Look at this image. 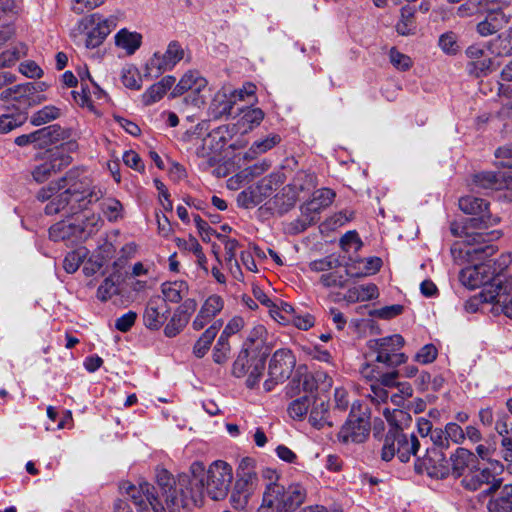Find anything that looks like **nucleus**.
Wrapping results in <instances>:
<instances>
[{"instance_id":"de8ad7c7","label":"nucleus","mask_w":512,"mask_h":512,"mask_svg":"<svg viewBox=\"0 0 512 512\" xmlns=\"http://www.w3.org/2000/svg\"><path fill=\"white\" fill-rule=\"evenodd\" d=\"M60 116V109L48 105L44 106L42 109L35 112L30 119V122L34 126H41L43 124H46L52 120L57 119Z\"/></svg>"},{"instance_id":"ea45409f","label":"nucleus","mask_w":512,"mask_h":512,"mask_svg":"<svg viewBox=\"0 0 512 512\" xmlns=\"http://www.w3.org/2000/svg\"><path fill=\"white\" fill-rule=\"evenodd\" d=\"M324 208L325 207H322V205L313 198L306 202L301 207L302 218L299 220V222H301L302 230L317 222L319 219L318 215Z\"/></svg>"},{"instance_id":"13d9d810","label":"nucleus","mask_w":512,"mask_h":512,"mask_svg":"<svg viewBox=\"0 0 512 512\" xmlns=\"http://www.w3.org/2000/svg\"><path fill=\"white\" fill-rule=\"evenodd\" d=\"M341 265L339 259L333 255L309 263V268L314 272H327L338 268Z\"/></svg>"},{"instance_id":"e2e57ef3","label":"nucleus","mask_w":512,"mask_h":512,"mask_svg":"<svg viewBox=\"0 0 512 512\" xmlns=\"http://www.w3.org/2000/svg\"><path fill=\"white\" fill-rule=\"evenodd\" d=\"M103 5V0H71V10L78 14H84Z\"/></svg>"},{"instance_id":"4468645a","label":"nucleus","mask_w":512,"mask_h":512,"mask_svg":"<svg viewBox=\"0 0 512 512\" xmlns=\"http://www.w3.org/2000/svg\"><path fill=\"white\" fill-rule=\"evenodd\" d=\"M120 489L137 506L143 508L150 506L154 512H165L164 504L159 496L156 495L155 487L152 484L143 481L136 486L130 482H123L120 485Z\"/></svg>"},{"instance_id":"e433bc0d","label":"nucleus","mask_w":512,"mask_h":512,"mask_svg":"<svg viewBox=\"0 0 512 512\" xmlns=\"http://www.w3.org/2000/svg\"><path fill=\"white\" fill-rule=\"evenodd\" d=\"M224 145V137L220 131L214 130L202 139V147L198 148V154L203 157L209 156L213 152L220 151Z\"/></svg>"},{"instance_id":"603ef678","label":"nucleus","mask_w":512,"mask_h":512,"mask_svg":"<svg viewBox=\"0 0 512 512\" xmlns=\"http://www.w3.org/2000/svg\"><path fill=\"white\" fill-rule=\"evenodd\" d=\"M224 307V300L221 296L213 294L210 295L203 305L201 306L200 311L204 314L208 319L212 320Z\"/></svg>"},{"instance_id":"f257e3e1","label":"nucleus","mask_w":512,"mask_h":512,"mask_svg":"<svg viewBox=\"0 0 512 512\" xmlns=\"http://www.w3.org/2000/svg\"><path fill=\"white\" fill-rule=\"evenodd\" d=\"M459 208L465 214L474 215V217L463 221H453L450 224V232L453 236L463 239L465 250L459 248L460 253L472 261L485 260L497 252L494 244L487 242L494 237H499L496 231L484 232L486 229L496 225L499 218L493 216L488 208L489 203L482 198L475 196H464L459 199Z\"/></svg>"},{"instance_id":"09e8293b","label":"nucleus","mask_w":512,"mask_h":512,"mask_svg":"<svg viewBox=\"0 0 512 512\" xmlns=\"http://www.w3.org/2000/svg\"><path fill=\"white\" fill-rule=\"evenodd\" d=\"M101 210L110 222H116L123 217V206L115 198H107L101 203Z\"/></svg>"},{"instance_id":"20e7f679","label":"nucleus","mask_w":512,"mask_h":512,"mask_svg":"<svg viewBox=\"0 0 512 512\" xmlns=\"http://www.w3.org/2000/svg\"><path fill=\"white\" fill-rule=\"evenodd\" d=\"M503 269L496 261L487 260L462 268L458 273V280L469 290L483 288L479 296L485 302L484 293L487 290L501 289V284L505 281L502 276Z\"/></svg>"},{"instance_id":"f3484780","label":"nucleus","mask_w":512,"mask_h":512,"mask_svg":"<svg viewBox=\"0 0 512 512\" xmlns=\"http://www.w3.org/2000/svg\"><path fill=\"white\" fill-rule=\"evenodd\" d=\"M264 347L261 339H254L253 336L248 337L243 345V349L238 354L233 363L232 373L234 376L241 378L249 371V366Z\"/></svg>"},{"instance_id":"1a4fd4ad","label":"nucleus","mask_w":512,"mask_h":512,"mask_svg":"<svg viewBox=\"0 0 512 512\" xmlns=\"http://www.w3.org/2000/svg\"><path fill=\"white\" fill-rule=\"evenodd\" d=\"M0 100L6 103L7 111L21 113L28 118V111L33 106L46 100L44 95L38 94L34 83H23L9 87L0 93Z\"/></svg>"},{"instance_id":"5701e85b","label":"nucleus","mask_w":512,"mask_h":512,"mask_svg":"<svg viewBox=\"0 0 512 512\" xmlns=\"http://www.w3.org/2000/svg\"><path fill=\"white\" fill-rule=\"evenodd\" d=\"M509 22V16L502 11L489 12L485 19L476 25V31L481 37H488L501 30Z\"/></svg>"},{"instance_id":"2f4dec72","label":"nucleus","mask_w":512,"mask_h":512,"mask_svg":"<svg viewBox=\"0 0 512 512\" xmlns=\"http://www.w3.org/2000/svg\"><path fill=\"white\" fill-rule=\"evenodd\" d=\"M236 100L230 94L218 92L210 106L215 118L230 117L233 115L234 104Z\"/></svg>"},{"instance_id":"0eeeda50","label":"nucleus","mask_w":512,"mask_h":512,"mask_svg":"<svg viewBox=\"0 0 512 512\" xmlns=\"http://www.w3.org/2000/svg\"><path fill=\"white\" fill-rule=\"evenodd\" d=\"M405 340L400 334H394L367 342V355L387 368H396L405 363L408 357L400 352Z\"/></svg>"},{"instance_id":"69168bd1","label":"nucleus","mask_w":512,"mask_h":512,"mask_svg":"<svg viewBox=\"0 0 512 512\" xmlns=\"http://www.w3.org/2000/svg\"><path fill=\"white\" fill-rule=\"evenodd\" d=\"M229 351L230 345L228 343V338L220 335L213 350V360L218 364L224 363Z\"/></svg>"},{"instance_id":"ddd939ff","label":"nucleus","mask_w":512,"mask_h":512,"mask_svg":"<svg viewBox=\"0 0 512 512\" xmlns=\"http://www.w3.org/2000/svg\"><path fill=\"white\" fill-rule=\"evenodd\" d=\"M186 51L176 40L170 41L164 53L156 52L145 65L144 77L157 78L165 71L172 70L185 58Z\"/></svg>"},{"instance_id":"774afa93","label":"nucleus","mask_w":512,"mask_h":512,"mask_svg":"<svg viewBox=\"0 0 512 512\" xmlns=\"http://www.w3.org/2000/svg\"><path fill=\"white\" fill-rule=\"evenodd\" d=\"M495 157L501 167L512 168V144L499 147L495 151Z\"/></svg>"},{"instance_id":"c9c22d12","label":"nucleus","mask_w":512,"mask_h":512,"mask_svg":"<svg viewBox=\"0 0 512 512\" xmlns=\"http://www.w3.org/2000/svg\"><path fill=\"white\" fill-rule=\"evenodd\" d=\"M267 356V351L260 352L259 355L254 358L253 362L250 364L249 371L246 374L248 375L246 380V385L248 388L253 389L258 384L260 377L262 376L265 369Z\"/></svg>"},{"instance_id":"7c9ffc66","label":"nucleus","mask_w":512,"mask_h":512,"mask_svg":"<svg viewBox=\"0 0 512 512\" xmlns=\"http://www.w3.org/2000/svg\"><path fill=\"white\" fill-rule=\"evenodd\" d=\"M39 148L55 144L67 137V132L58 124L49 125L36 130Z\"/></svg>"},{"instance_id":"bf43d9fd","label":"nucleus","mask_w":512,"mask_h":512,"mask_svg":"<svg viewBox=\"0 0 512 512\" xmlns=\"http://www.w3.org/2000/svg\"><path fill=\"white\" fill-rule=\"evenodd\" d=\"M118 294V286L113 276H108L103 280L97 289V297L99 300L105 302L112 296Z\"/></svg>"},{"instance_id":"412c9836","label":"nucleus","mask_w":512,"mask_h":512,"mask_svg":"<svg viewBox=\"0 0 512 512\" xmlns=\"http://www.w3.org/2000/svg\"><path fill=\"white\" fill-rule=\"evenodd\" d=\"M487 290L485 295L486 303L497 304L505 316L512 319V284L504 281L501 284V289Z\"/></svg>"},{"instance_id":"393cba45","label":"nucleus","mask_w":512,"mask_h":512,"mask_svg":"<svg viewBox=\"0 0 512 512\" xmlns=\"http://www.w3.org/2000/svg\"><path fill=\"white\" fill-rule=\"evenodd\" d=\"M207 84V80L201 76L199 71L189 70L182 76L172 94L173 96H179L188 90L200 93L206 88Z\"/></svg>"},{"instance_id":"9b49d317","label":"nucleus","mask_w":512,"mask_h":512,"mask_svg":"<svg viewBox=\"0 0 512 512\" xmlns=\"http://www.w3.org/2000/svg\"><path fill=\"white\" fill-rule=\"evenodd\" d=\"M232 479V467L222 460H216L207 470L204 469L203 492L206 491L214 501L223 500L228 495Z\"/></svg>"},{"instance_id":"72a5a7b5","label":"nucleus","mask_w":512,"mask_h":512,"mask_svg":"<svg viewBox=\"0 0 512 512\" xmlns=\"http://www.w3.org/2000/svg\"><path fill=\"white\" fill-rule=\"evenodd\" d=\"M221 327L222 321L218 320L203 332L193 347V353L196 357L202 358L208 352L210 345Z\"/></svg>"},{"instance_id":"a878e982","label":"nucleus","mask_w":512,"mask_h":512,"mask_svg":"<svg viewBox=\"0 0 512 512\" xmlns=\"http://www.w3.org/2000/svg\"><path fill=\"white\" fill-rule=\"evenodd\" d=\"M378 287L374 283L350 287L343 296L347 303L365 302L378 298Z\"/></svg>"},{"instance_id":"bb28decb","label":"nucleus","mask_w":512,"mask_h":512,"mask_svg":"<svg viewBox=\"0 0 512 512\" xmlns=\"http://www.w3.org/2000/svg\"><path fill=\"white\" fill-rule=\"evenodd\" d=\"M309 423L317 429H321L326 425H333L332 422L329 420V404L327 401L318 398L314 399L311 402Z\"/></svg>"},{"instance_id":"f03ea898","label":"nucleus","mask_w":512,"mask_h":512,"mask_svg":"<svg viewBox=\"0 0 512 512\" xmlns=\"http://www.w3.org/2000/svg\"><path fill=\"white\" fill-rule=\"evenodd\" d=\"M190 474H180L177 480L165 468L157 467L155 470L156 482L161 490L165 512H181L190 503L195 506L203 501L204 464L195 461L190 466Z\"/></svg>"},{"instance_id":"58836bf2","label":"nucleus","mask_w":512,"mask_h":512,"mask_svg":"<svg viewBox=\"0 0 512 512\" xmlns=\"http://www.w3.org/2000/svg\"><path fill=\"white\" fill-rule=\"evenodd\" d=\"M396 31L399 35L408 36L416 31L414 10L409 6L401 8V18L396 24Z\"/></svg>"},{"instance_id":"b1692460","label":"nucleus","mask_w":512,"mask_h":512,"mask_svg":"<svg viewBox=\"0 0 512 512\" xmlns=\"http://www.w3.org/2000/svg\"><path fill=\"white\" fill-rule=\"evenodd\" d=\"M115 27V18L110 17L102 20L86 34L85 47L88 49L99 47Z\"/></svg>"},{"instance_id":"37998d69","label":"nucleus","mask_w":512,"mask_h":512,"mask_svg":"<svg viewBox=\"0 0 512 512\" xmlns=\"http://www.w3.org/2000/svg\"><path fill=\"white\" fill-rule=\"evenodd\" d=\"M27 117L21 113L15 111H7V113L0 116V133H9L17 127L22 126L26 121Z\"/></svg>"},{"instance_id":"f8f14e48","label":"nucleus","mask_w":512,"mask_h":512,"mask_svg":"<svg viewBox=\"0 0 512 512\" xmlns=\"http://www.w3.org/2000/svg\"><path fill=\"white\" fill-rule=\"evenodd\" d=\"M248 461L250 460H244L240 467ZM258 482L259 479L256 472L241 468V471L237 473V478L232 487L229 498V502L233 509L243 511L248 508L251 499L254 497L258 489Z\"/></svg>"},{"instance_id":"4be33fe9","label":"nucleus","mask_w":512,"mask_h":512,"mask_svg":"<svg viewBox=\"0 0 512 512\" xmlns=\"http://www.w3.org/2000/svg\"><path fill=\"white\" fill-rule=\"evenodd\" d=\"M452 474L454 477H464V475L478 464L477 457L468 449L457 448L451 455Z\"/></svg>"},{"instance_id":"a18cd8bd","label":"nucleus","mask_w":512,"mask_h":512,"mask_svg":"<svg viewBox=\"0 0 512 512\" xmlns=\"http://www.w3.org/2000/svg\"><path fill=\"white\" fill-rule=\"evenodd\" d=\"M216 236L224 244L226 265H235V268L239 272V275L242 276L239 263L236 259V251L240 246L239 242L236 239L227 238L226 236L220 234H216Z\"/></svg>"},{"instance_id":"cd10ccee","label":"nucleus","mask_w":512,"mask_h":512,"mask_svg":"<svg viewBox=\"0 0 512 512\" xmlns=\"http://www.w3.org/2000/svg\"><path fill=\"white\" fill-rule=\"evenodd\" d=\"M487 50L498 57L509 56L512 54V28L500 33L497 37L491 39L487 45Z\"/></svg>"},{"instance_id":"dca6fc26","label":"nucleus","mask_w":512,"mask_h":512,"mask_svg":"<svg viewBox=\"0 0 512 512\" xmlns=\"http://www.w3.org/2000/svg\"><path fill=\"white\" fill-rule=\"evenodd\" d=\"M495 476L489 468H472L468 471L461 480V485L469 491H476L483 485H487V489L484 491L485 495H489L495 492L499 487L500 483H494Z\"/></svg>"},{"instance_id":"6e6d98bb","label":"nucleus","mask_w":512,"mask_h":512,"mask_svg":"<svg viewBox=\"0 0 512 512\" xmlns=\"http://www.w3.org/2000/svg\"><path fill=\"white\" fill-rule=\"evenodd\" d=\"M438 45H439L440 49L445 54H448V55H455L460 50V47L458 45V36L452 31L443 33L439 37Z\"/></svg>"},{"instance_id":"a19ab883","label":"nucleus","mask_w":512,"mask_h":512,"mask_svg":"<svg viewBox=\"0 0 512 512\" xmlns=\"http://www.w3.org/2000/svg\"><path fill=\"white\" fill-rule=\"evenodd\" d=\"M490 511L510 512L512 511V484L505 485L500 496L488 504Z\"/></svg>"},{"instance_id":"c756f323","label":"nucleus","mask_w":512,"mask_h":512,"mask_svg":"<svg viewBox=\"0 0 512 512\" xmlns=\"http://www.w3.org/2000/svg\"><path fill=\"white\" fill-rule=\"evenodd\" d=\"M142 43V36L137 32H130L127 29H121L115 35V44L117 47L132 55L139 49Z\"/></svg>"},{"instance_id":"c03bdc74","label":"nucleus","mask_w":512,"mask_h":512,"mask_svg":"<svg viewBox=\"0 0 512 512\" xmlns=\"http://www.w3.org/2000/svg\"><path fill=\"white\" fill-rule=\"evenodd\" d=\"M467 73L475 78L487 76L493 70L492 58H482L474 61H469L466 66Z\"/></svg>"},{"instance_id":"6ab92c4d","label":"nucleus","mask_w":512,"mask_h":512,"mask_svg":"<svg viewBox=\"0 0 512 512\" xmlns=\"http://www.w3.org/2000/svg\"><path fill=\"white\" fill-rule=\"evenodd\" d=\"M295 364L296 359L291 350L278 349L270 359L268 375L275 379L286 380L290 377Z\"/></svg>"},{"instance_id":"5fc2aeb1","label":"nucleus","mask_w":512,"mask_h":512,"mask_svg":"<svg viewBox=\"0 0 512 512\" xmlns=\"http://www.w3.org/2000/svg\"><path fill=\"white\" fill-rule=\"evenodd\" d=\"M319 281L325 288H344L347 285L348 279L345 276V272L330 271L323 273Z\"/></svg>"},{"instance_id":"c85d7f7f","label":"nucleus","mask_w":512,"mask_h":512,"mask_svg":"<svg viewBox=\"0 0 512 512\" xmlns=\"http://www.w3.org/2000/svg\"><path fill=\"white\" fill-rule=\"evenodd\" d=\"M473 185L483 190H502L503 174L482 171L473 175Z\"/></svg>"},{"instance_id":"052dcab7","label":"nucleus","mask_w":512,"mask_h":512,"mask_svg":"<svg viewBox=\"0 0 512 512\" xmlns=\"http://www.w3.org/2000/svg\"><path fill=\"white\" fill-rule=\"evenodd\" d=\"M295 202L296 195L292 197H286L284 194L276 195L271 202L270 209L275 210L278 215H283L295 205Z\"/></svg>"},{"instance_id":"0e129e2a","label":"nucleus","mask_w":512,"mask_h":512,"mask_svg":"<svg viewBox=\"0 0 512 512\" xmlns=\"http://www.w3.org/2000/svg\"><path fill=\"white\" fill-rule=\"evenodd\" d=\"M270 314L275 320L286 323L285 317L293 318L296 312L292 305L281 301L279 305L276 304L275 308L270 309Z\"/></svg>"},{"instance_id":"864d4df0","label":"nucleus","mask_w":512,"mask_h":512,"mask_svg":"<svg viewBox=\"0 0 512 512\" xmlns=\"http://www.w3.org/2000/svg\"><path fill=\"white\" fill-rule=\"evenodd\" d=\"M180 313V311H174L173 316L164 328L165 336L170 338L177 336L188 324L189 319Z\"/></svg>"},{"instance_id":"4d7b16f0","label":"nucleus","mask_w":512,"mask_h":512,"mask_svg":"<svg viewBox=\"0 0 512 512\" xmlns=\"http://www.w3.org/2000/svg\"><path fill=\"white\" fill-rule=\"evenodd\" d=\"M388 55L390 63L399 71H407L413 66L412 59L408 55L401 53L395 47L389 50Z\"/></svg>"},{"instance_id":"473e14b6","label":"nucleus","mask_w":512,"mask_h":512,"mask_svg":"<svg viewBox=\"0 0 512 512\" xmlns=\"http://www.w3.org/2000/svg\"><path fill=\"white\" fill-rule=\"evenodd\" d=\"M188 290L189 286L186 281L165 282L161 285V291L164 296L162 299L165 300L166 303L167 301L178 303L188 294Z\"/></svg>"},{"instance_id":"aec40b11","label":"nucleus","mask_w":512,"mask_h":512,"mask_svg":"<svg viewBox=\"0 0 512 512\" xmlns=\"http://www.w3.org/2000/svg\"><path fill=\"white\" fill-rule=\"evenodd\" d=\"M170 314V307L160 296L152 297L147 303L143 314V321L146 328L158 330L167 320Z\"/></svg>"},{"instance_id":"39448f33","label":"nucleus","mask_w":512,"mask_h":512,"mask_svg":"<svg viewBox=\"0 0 512 512\" xmlns=\"http://www.w3.org/2000/svg\"><path fill=\"white\" fill-rule=\"evenodd\" d=\"M305 498L306 491L299 484H291L288 487L273 484L265 487L262 503L257 512H293Z\"/></svg>"},{"instance_id":"680f3d73","label":"nucleus","mask_w":512,"mask_h":512,"mask_svg":"<svg viewBox=\"0 0 512 512\" xmlns=\"http://www.w3.org/2000/svg\"><path fill=\"white\" fill-rule=\"evenodd\" d=\"M242 112L243 125H247L248 129H252L254 126H258L264 118V112L260 108H249L247 110H243Z\"/></svg>"},{"instance_id":"423d86ee","label":"nucleus","mask_w":512,"mask_h":512,"mask_svg":"<svg viewBox=\"0 0 512 512\" xmlns=\"http://www.w3.org/2000/svg\"><path fill=\"white\" fill-rule=\"evenodd\" d=\"M423 444L412 432L406 433L400 427L394 426L387 432L382 448L381 457L384 461H390L397 456L401 462H408L411 456L417 457L416 464H421L418 455Z\"/></svg>"},{"instance_id":"7ed1b4c3","label":"nucleus","mask_w":512,"mask_h":512,"mask_svg":"<svg viewBox=\"0 0 512 512\" xmlns=\"http://www.w3.org/2000/svg\"><path fill=\"white\" fill-rule=\"evenodd\" d=\"M62 192L55 195L45 207L48 215L64 212L66 215H74L94 202L103 198V191L96 186L91 187L86 178L80 179L78 173L69 171L60 179Z\"/></svg>"},{"instance_id":"8fccbe9b","label":"nucleus","mask_w":512,"mask_h":512,"mask_svg":"<svg viewBox=\"0 0 512 512\" xmlns=\"http://www.w3.org/2000/svg\"><path fill=\"white\" fill-rule=\"evenodd\" d=\"M121 80L125 87L139 90L142 86V79L138 69L133 65H126L121 71Z\"/></svg>"},{"instance_id":"49530a36","label":"nucleus","mask_w":512,"mask_h":512,"mask_svg":"<svg viewBox=\"0 0 512 512\" xmlns=\"http://www.w3.org/2000/svg\"><path fill=\"white\" fill-rule=\"evenodd\" d=\"M87 257L86 248H78L69 252L63 260V268L67 273L76 272Z\"/></svg>"},{"instance_id":"f704fd0d","label":"nucleus","mask_w":512,"mask_h":512,"mask_svg":"<svg viewBox=\"0 0 512 512\" xmlns=\"http://www.w3.org/2000/svg\"><path fill=\"white\" fill-rule=\"evenodd\" d=\"M280 141L281 138L278 134H270L266 138L255 141L245 153V159L256 158L258 155L275 147Z\"/></svg>"},{"instance_id":"6e6552de","label":"nucleus","mask_w":512,"mask_h":512,"mask_svg":"<svg viewBox=\"0 0 512 512\" xmlns=\"http://www.w3.org/2000/svg\"><path fill=\"white\" fill-rule=\"evenodd\" d=\"M430 441L433 443L434 448L431 450L429 447L425 448L424 458L421 464H415V468L418 472H422L425 469L430 475L442 479L446 478L449 475L447 461L443 453L436 450V448L447 449L449 447L445 430L441 428L433 429L430 434Z\"/></svg>"},{"instance_id":"2eb2a0df","label":"nucleus","mask_w":512,"mask_h":512,"mask_svg":"<svg viewBox=\"0 0 512 512\" xmlns=\"http://www.w3.org/2000/svg\"><path fill=\"white\" fill-rule=\"evenodd\" d=\"M72 162V157L63 147L49 152L47 159L36 166L32 171V177L37 183H43L53 174L66 168Z\"/></svg>"},{"instance_id":"9d476101","label":"nucleus","mask_w":512,"mask_h":512,"mask_svg":"<svg viewBox=\"0 0 512 512\" xmlns=\"http://www.w3.org/2000/svg\"><path fill=\"white\" fill-rule=\"evenodd\" d=\"M370 432L368 408L360 402H354L346 422L338 432V440L344 444L362 443Z\"/></svg>"},{"instance_id":"a211bd4d","label":"nucleus","mask_w":512,"mask_h":512,"mask_svg":"<svg viewBox=\"0 0 512 512\" xmlns=\"http://www.w3.org/2000/svg\"><path fill=\"white\" fill-rule=\"evenodd\" d=\"M92 230L86 231V228L75 222L60 221L52 225L49 229V237L53 241H70L76 243L87 238Z\"/></svg>"},{"instance_id":"79ce46f5","label":"nucleus","mask_w":512,"mask_h":512,"mask_svg":"<svg viewBox=\"0 0 512 512\" xmlns=\"http://www.w3.org/2000/svg\"><path fill=\"white\" fill-rule=\"evenodd\" d=\"M316 176L314 173L308 171H298L290 186L295 194L302 191H309L316 187Z\"/></svg>"},{"instance_id":"4c0bfd02","label":"nucleus","mask_w":512,"mask_h":512,"mask_svg":"<svg viewBox=\"0 0 512 512\" xmlns=\"http://www.w3.org/2000/svg\"><path fill=\"white\" fill-rule=\"evenodd\" d=\"M27 55V45L23 42L15 44L11 49L0 53V69L13 66Z\"/></svg>"},{"instance_id":"338daca9","label":"nucleus","mask_w":512,"mask_h":512,"mask_svg":"<svg viewBox=\"0 0 512 512\" xmlns=\"http://www.w3.org/2000/svg\"><path fill=\"white\" fill-rule=\"evenodd\" d=\"M437 357V349L433 344L424 345L415 355V360L421 364L432 363Z\"/></svg>"},{"instance_id":"3c124183","label":"nucleus","mask_w":512,"mask_h":512,"mask_svg":"<svg viewBox=\"0 0 512 512\" xmlns=\"http://www.w3.org/2000/svg\"><path fill=\"white\" fill-rule=\"evenodd\" d=\"M311 402L312 398L310 396L295 399L288 407L289 416L293 419L301 420L307 414Z\"/></svg>"}]
</instances>
